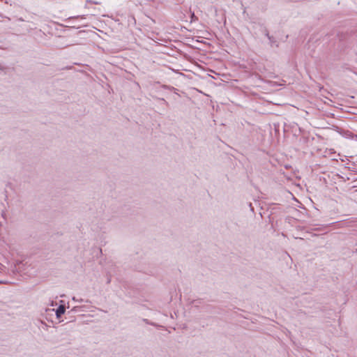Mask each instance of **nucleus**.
Returning a JSON list of instances; mask_svg holds the SVG:
<instances>
[{
    "mask_svg": "<svg viewBox=\"0 0 357 357\" xmlns=\"http://www.w3.org/2000/svg\"><path fill=\"white\" fill-rule=\"evenodd\" d=\"M65 307L63 305H60L56 312L57 317H60L65 312Z\"/></svg>",
    "mask_w": 357,
    "mask_h": 357,
    "instance_id": "nucleus-1",
    "label": "nucleus"
},
{
    "mask_svg": "<svg viewBox=\"0 0 357 357\" xmlns=\"http://www.w3.org/2000/svg\"><path fill=\"white\" fill-rule=\"evenodd\" d=\"M191 17H192V20H194V19L196 18L194 13L192 14Z\"/></svg>",
    "mask_w": 357,
    "mask_h": 357,
    "instance_id": "nucleus-2",
    "label": "nucleus"
}]
</instances>
